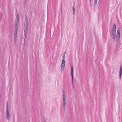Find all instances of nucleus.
I'll use <instances>...</instances> for the list:
<instances>
[{"instance_id": "f257e3e1", "label": "nucleus", "mask_w": 122, "mask_h": 122, "mask_svg": "<svg viewBox=\"0 0 122 122\" xmlns=\"http://www.w3.org/2000/svg\"><path fill=\"white\" fill-rule=\"evenodd\" d=\"M19 21V15L17 14L16 16V19L15 22V32L14 34H17L18 29V26Z\"/></svg>"}, {"instance_id": "f03ea898", "label": "nucleus", "mask_w": 122, "mask_h": 122, "mask_svg": "<svg viewBox=\"0 0 122 122\" xmlns=\"http://www.w3.org/2000/svg\"><path fill=\"white\" fill-rule=\"evenodd\" d=\"M62 107L63 108L65 109L66 107V98L65 92L63 91V93Z\"/></svg>"}, {"instance_id": "7ed1b4c3", "label": "nucleus", "mask_w": 122, "mask_h": 122, "mask_svg": "<svg viewBox=\"0 0 122 122\" xmlns=\"http://www.w3.org/2000/svg\"><path fill=\"white\" fill-rule=\"evenodd\" d=\"M8 102H7V106L6 107V119L8 121L9 120L10 118V115L9 111V107H8Z\"/></svg>"}, {"instance_id": "20e7f679", "label": "nucleus", "mask_w": 122, "mask_h": 122, "mask_svg": "<svg viewBox=\"0 0 122 122\" xmlns=\"http://www.w3.org/2000/svg\"><path fill=\"white\" fill-rule=\"evenodd\" d=\"M73 67L72 66H71V75L72 76V84L73 86V88H74V86H73Z\"/></svg>"}, {"instance_id": "39448f33", "label": "nucleus", "mask_w": 122, "mask_h": 122, "mask_svg": "<svg viewBox=\"0 0 122 122\" xmlns=\"http://www.w3.org/2000/svg\"><path fill=\"white\" fill-rule=\"evenodd\" d=\"M120 31L119 28L117 29V31L116 35V39L117 41H118L120 37Z\"/></svg>"}, {"instance_id": "423d86ee", "label": "nucleus", "mask_w": 122, "mask_h": 122, "mask_svg": "<svg viewBox=\"0 0 122 122\" xmlns=\"http://www.w3.org/2000/svg\"><path fill=\"white\" fill-rule=\"evenodd\" d=\"M65 64V61L62 60L61 66V71H62L64 69Z\"/></svg>"}, {"instance_id": "0eeeda50", "label": "nucleus", "mask_w": 122, "mask_h": 122, "mask_svg": "<svg viewBox=\"0 0 122 122\" xmlns=\"http://www.w3.org/2000/svg\"><path fill=\"white\" fill-rule=\"evenodd\" d=\"M28 26V20L26 19L25 20V25L24 27V30H26L27 31Z\"/></svg>"}, {"instance_id": "6e6552de", "label": "nucleus", "mask_w": 122, "mask_h": 122, "mask_svg": "<svg viewBox=\"0 0 122 122\" xmlns=\"http://www.w3.org/2000/svg\"><path fill=\"white\" fill-rule=\"evenodd\" d=\"M116 25L114 24L113 26V34H116Z\"/></svg>"}, {"instance_id": "1a4fd4ad", "label": "nucleus", "mask_w": 122, "mask_h": 122, "mask_svg": "<svg viewBox=\"0 0 122 122\" xmlns=\"http://www.w3.org/2000/svg\"><path fill=\"white\" fill-rule=\"evenodd\" d=\"M122 74V66H121L120 67L119 71V76L120 78H121Z\"/></svg>"}, {"instance_id": "9d476101", "label": "nucleus", "mask_w": 122, "mask_h": 122, "mask_svg": "<svg viewBox=\"0 0 122 122\" xmlns=\"http://www.w3.org/2000/svg\"><path fill=\"white\" fill-rule=\"evenodd\" d=\"M75 6H74V7H73V13L74 15L75 14Z\"/></svg>"}, {"instance_id": "9b49d317", "label": "nucleus", "mask_w": 122, "mask_h": 122, "mask_svg": "<svg viewBox=\"0 0 122 122\" xmlns=\"http://www.w3.org/2000/svg\"><path fill=\"white\" fill-rule=\"evenodd\" d=\"M63 59L62 60H64L65 58V54H63L62 55Z\"/></svg>"}, {"instance_id": "f8f14e48", "label": "nucleus", "mask_w": 122, "mask_h": 122, "mask_svg": "<svg viewBox=\"0 0 122 122\" xmlns=\"http://www.w3.org/2000/svg\"><path fill=\"white\" fill-rule=\"evenodd\" d=\"M97 0H95V2H94V6H96L97 5Z\"/></svg>"}, {"instance_id": "ddd939ff", "label": "nucleus", "mask_w": 122, "mask_h": 122, "mask_svg": "<svg viewBox=\"0 0 122 122\" xmlns=\"http://www.w3.org/2000/svg\"><path fill=\"white\" fill-rule=\"evenodd\" d=\"M116 36V34H113V37L112 38L113 39H114L115 38Z\"/></svg>"}, {"instance_id": "4468645a", "label": "nucleus", "mask_w": 122, "mask_h": 122, "mask_svg": "<svg viewBox=\"0 0 122 122\" xmlns=\"http://www.w3.org/2000/svg\"><path fill=\"white\" fill-rule=\"evenodd\" d=\"M27 31L26 30H24V33L25 35L27 32Z\"/></svg>"}, {"instance_id": "2eb2a0df", "label": "nucleus", "mask_w": 122, "mask_h": 122, "mask_svg": "<svg viewBox=\"0 0 122 122\" xmlns=\"http://www.w3.org/2000/svg\"><path fill=\"white\" fill-rule=\"evenodd\" d=\"M16 41V38H14V41Z\"/></svg>"}, {"instance_id": "dca6fc26", "label": "nucleus", "mask_w": 122, "mask_h": 122, "mask_svg": "<svg viewBox=\"0 0 122 122\" xmlns=\"http://www.w3.org/2000/svg\"><path fill=\"white\" fill-rule=\"evenodd\" d=\"M17 37V35L14 34V38H16Z\"/></svg>"}, {"instance_id": "f3484780", "label": "nucleus", "mask_w": 122, "mask_h": 122, "mask_svg": "<svg viewBox=\"0 0 122 122\" xmlns=\"http://www.w3.org/2000/svg\"><path fill=\"white\" fill-rule=\"evenodd\" d=\"M66 51L63 54H65H65L66 53Z\"/></svg>"}, {"instance_id": "a211bd4d", "label": "nucleus", "mask_w": 122, "mask_h": 122, "mask_svg": "<svg viewBox=\"0 0 122 122\" xmlns=\"http://www.w3.org/2000/svg\"><path fill=\"white\" fill-rule=\"evenodd\" d=\"M16 41H14V44H16Z\"/></svg>"}, {"instance_id": "6ab92c4d", "label": "nucleus", "mask_w": 122, "mask_h": 122, "mask_svg": "<svg viewBox=\"0 0 122 122\" xmlns=\"http://www.w3.org/2000/svg\"><path fill=\"white\" fill-rule=\"evenodd\" d=\"M90 0V3L91 4V0Z\"/></svg>"}, {"instance_id": "aec40b11", "label": "nucleus", "mask_w": 122, "mask_h": 122, "mask_svg": "<svg viewBox=\"0 0 122 122\" xmlns=\"http://www.w3.org/2000/svg\"><path fill=\"white\" fill-rule=\"evenodd\" d=\"M45 122H46L45 121Z\"/></svg>"}]
</instances>
